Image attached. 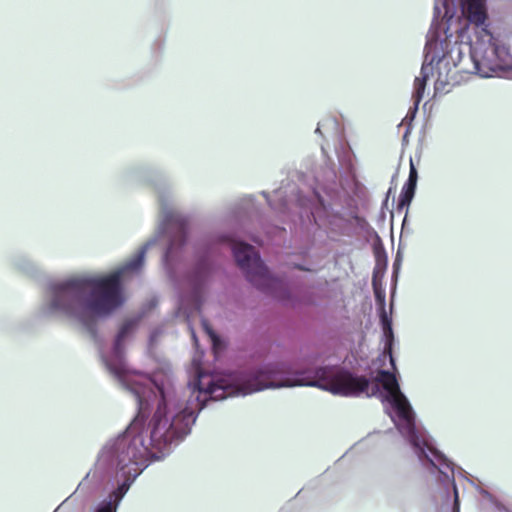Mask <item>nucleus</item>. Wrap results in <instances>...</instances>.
<instances>
[{
  "label": "nucleus",
  "mask_w": 512,
  "mask_h": 512,
  "mask_svg": "<svg viewBox=\"0 0 512 512\" xmlns=\"http://www.w3.org/2000/svg\"><path fill=\"white\" fill-rule=\"evenodd\" d=\"M448 459H449V460L451 461V463H452V464H451V466H452V467H453V469H454L453 477L455 478L456 466H455V464L453 463V461H452L450 458H448ZM457 470H458V474H459L460 476H463V477L466 479V481H467L468 483H471V480H470L469 478H466V476H465L466 471H465L463 468H461V467H457Z\"/></svg>",
  "instance_id": "obj_31"
},
{
  "label": "nucleus",
  "mask_w": 512,
  "mask_h": 512,
  "mask_svg": "<svg viewBox=\"0 0 512 512\" xmlns=\"http://www.w3.org/2000/svg\"><path fill=\"white\" fill-rule=\"evenodd\" d=\"M108 273L72 275L61 280H49L40 304L34 313L35 320L65 318L74 321L88 333L98 346V353L106 370L118 383L131 393L137 403V412L132 420L137 426L152 427L155 437L160 429L192 431V426L200 412L209 402L223 401L228 397L244 396L249 384L240 379L239 372L248 366H258L248 362L232 374L200 373L186 382V387L177 389L171 375L157 372L152 376L134 373L126 361V344L137 332L140 323L132 316L125 318L114 335L109 351L104 349V341L99 334V322L111 318L126 303L127 279L140 272L126 271L118 278L122 288L123 303L114 298L115 283L73 282L74 279L89 276H106Z\"/></svg>",
  "instance_id": "obj_1"
},
{
  "label": "nucleus",
  "mask_w": 512,
  "mask_h": 512,
  "mask_svg": "<svg viewBox=\"0 0 512 512\" xmlns=\"http://www.w3.org/2000/svg\"><path fill=\"white\" fill-rule=\"evenodd\" d=\"M494 508L498 511V512H512L511 509H509L508 507H506L503 503H501L500 501L497 502V504L494 506Z\"/></svg>",
  "instance_id": "obj_34"
},
{
  "label": "nucleus",
  "mask_w": 512,
  "mask_h": 512,
  "mask_svg": "<svg viewBox=\"0 0 512 512\" xmlns=\"http://www.w3.org/2000/svg\"><path fill=\"white\" fill-rule=\"evenodd\" d=\"M261 195L266 199L267 204L272 210L283 214L288 211V202L286 199L280 198L277 202H273L268 192L262 191Z\"/></svg>",
  "instance_id": "obj_18"
},
{
  "label": "nucleus",
  "mask_w": 512,
  "mask_h": 512,
  "mask_svg": "<svg viewBox=\"0 0 512 512\" xmlns=\"http://www.w3.org/2000/svg\"><path fill=\"white\" fill-rule=\"evenodd\" d=\"M371 285L383 343L380 357L389 359L391 370L379 369L374 372L373 379H370L355 374L346 367L317 364L318 354L308 355L294 362L262 361L258 366H248L239 372L240 379L250 386L243 395L267 389L314 387L338 396L376 397L391 420L394 416L392 410H399V416L403 420L415 419L416 413L399 383L400 375L394 356L396 337L392 316L386 309V291L383 283Z\"/></svg>",
  "instance_id": "obj_3"
},
{
  "label": "nucleus",
  "mask_w": 512,
  "mask_h": 512,
  "mask_svg": "<svg viewBox=\"0 0 512 512\" xmlns=\"http://www.w3.org/2000/svg\"><path fill=\"white\" fill-rule=\"evenodd\" d=\"M386 220V212L380 210L377 215V223L378 224H384Z\"/></svg>",
  "instance_id": "obj_37"
},
{
  "label": "nucleus",
  "mask_w": 512,
  "mask_h": 512,
  "mask_svg": "<svg viewBox=\"0 0 512 512\" xmlns=\"http://www.w3.org/2000/svg\"><path fill=\"white\" fill-rule=\"evenodd\" d=\"M10 264L17 271L30 277H36L41 272L39 266L24 253L13 254L10 257Z\"/></svg>",
  "instance_id": "obj_10"
},
{
  "label": "nucleus",
  "mask_w": 512,
  "mask_h": 512,
  "mask_svg": "<svg viewBox=\"0 0 512 512\" xmlns=\"http://www.w3.org/2000/svg\"><path fill=\"white\" fill-rule=\"evenodd\" d=\"M420 103L413 102V105L408 109L407 114L404 118V121L409 122L408 124H412V121L415 119L417 112L419 110Z\"/></svg>",
  "instance_id": "obj_24"
},
{
  "label": "nucleus",
  "mask_w": 512,
  "mask_h": 512,
  "mask_svg": "<svg viewBox=\"0 0 512 512\" xmlns=\"http://www.w3.org/2000/svg\"><path fill=\"white\" fill-rule=\"evenodd\" d=\"M231 254L245 280L280 305L295 309L318 305L317 294L311 287L299 278L274 273L252 245L234 246Z\"/></svg>",
  "instance_id": "obj_6"
},
{
  "label": "nucleus",
  "mask_w": 512,
  "mask_h": 512,
  "mask_svg": "<svg viewBox=\"0 0 512 512\" xmlns=\"http://www.w3.org/2000/svg\"><path fill=\"white\" fill-rule=\"evenodd\" d=\"M427 82H419L418 79L414 80L413 92H412V100L413 102L421 103L424 92L426 89Z\"/></svg>",
  "instance_id": "obj_20"
},
{
  "label": "nucleus",
  "mask_w": 512,
  "mask_h": 512,
  "mask_svg": "<svg viewBox=\"0 0 512 512\" xmlns=\"http://www.w3.org/2000/svg\"><path fill=\"white\" fill-rule=\"evenodd\" d=\"M390 214H391V221H392V220H393V218H394V212H393V211H391V212H390Z\"/></svg>",
  "instance_id": "obj_43"
},
{
  "label": "nucleus",
  "mask_w": 512,
  "mask_h": 512,
  "mask_svg": "<svg viewBox=\"0 0 512 512\" xmlns=\"http://www.w3.org/2000/svg\"><path fill=\"white\" fill-rule=\"evenodd\" d=\"M388 266V257L385 251L375 253V266L372 271L371 284L383 283Z\"/></svg>",
  "instance_id": "obj_13"
},
{
  "label": "nucleus",
  "mask_w": 512,
  "mask_h": 512,
  "mask_svg": "<svg viewBox=\"0 0 512 512\" xmlns=\"http://www.w3.org/2000/svg\"><path fill=\"white\" fill-rule=\"evenodd\" d=\"M252 241L256 242V238L255 237H250Z\"/></svg>",
  "instance_id": "obj_44"
},
{
  "label": "nucleus",
  "mask_w": 512,
  "mask_h": 512,
  "mask_svg": "<svg viewBox=\"0 0 512 512\" xmlns=\"http://www.w3.org/2000/svg\"><path fill=\"white\" fill-rule=\"evenodd\" d=\"M448 459H449V460L451 461V463H452V464H451V466H452V467H453V469H454L453 477L455 478L456 466H455V464L453 463V461H452L450 458H448ZM457 470H458V474H459L460 476H463V477L466 479V481H467L468 483H471V480H470L469 478H466V476H465L466 471H465L463 468H461V467H457Z\"/></svg>",
  "instance_id": "obj_30"
},
{
  "label": "nucleus",
  "mask_w": 512,
  "mask_h": 512,
  "mask_svg": "<svg viewBox=\"0 0 512 512\" xmlns=\"http://www.w3.org/2000/svg\"><path fill=\"white\" fill-rule=\"evenodd\" d=\"M441 5L434 3L433 18L430 29L426 35V43L423 50V63L420 69V77H416L419 82H427L433 75L434 63L439 64L445 59L444 39L441 38L444 32L445 23L443 20Z\"/></svg>",
  "instance_id": "obj_8"
},
{
  "label": "nucleus",
  "mask_w": 512,
  "mask_h": 512,
  "mask_svg": "<svg viewBox=\"0 0 512 512\" xmlns=\"http://www.w3.org/2000/svg\"><path fill=\"white\" fill-rule=\"evenodd\" d=\"M402 262H403V250H402V246H401V242H400L398 245L393 263H392L391 282H398Z\"/></svg>",
  "instance_id": "obj_17"
},
{
  "label": "nucleus",
  "mask_w": 512,
  "mask_h": 512,
  "mask_svg": "<svg viewBox=\"0 0 512 512\" xmlns=\"http://www.w3.org/2000/svg\"><path fill=\"white\" fill-rule=\"evenodd\" d=\"M161 334H162V329L160 327L154 328L149 334L148 346L149 347L155 346Z\"/></svg>",
  "instance_id": "obj_25"
},
{
  "label": "nucleus",
  "mask_w": 512,
  "mask_h": 512,
  "mask_svg": "<svg viewBox=\"0 0 512 512\" xmlns=\"http://www.w3.org/2000/svg\"><path fill=\"white\" fill-rule=\"evenodd\" d=\"M397 285L398 282H391L390 285V297H389V312L388 314L392 316L395 307V298L397 293Z\"/></svg>",
  "instance_id": "obj_23"
},
{
  "label": "nucleus",
  "mask_w": 512,
  "mask_h": 512,
  "mask_svg": "<svg viewBox=\"0 0 512 512\" xmlns=\"http://www.w3.org/2000/svg\"><path fill=\"white\" fill-rule=\"evenodd\" d=\"M254 200L255 197L253 195H248L242 200V202L234 205L230 209L229 216L238 227H241L250 217L251 210L249 208V204H252Z\"/></svg>",
  "instance_id": "obj_11"
},
{
  "label": "nucleus",
  "mask_w": 512,
  "mask_h": 512,
  "mask_svg": "<svg viewBox=\"0 0 512 512\" xmlns=\"http://www.w3.org/2000/svg\"><path fill=\"white\" fill-rule=\"evenodd\" d=\"M358 210V205H353L352 209L347 213V215L354 221L355 226L362 232L371 237L379 238L376 230L369 224L364 216L359 215Z\"/></svg>",
  "instance_id": "obj_14"
},
{
  "label": "nucleus",
  "mask_w": 512,
  "mask_h": 512,
  "mask_svg": "<svg viewBox=\"0 0 512 512\" xmlns=\"http://www.w3.org/2000/svg\"><path fill=\"white\" fill-rule=\"evenodd\" d=\"M202 324H203V328L204 330L208 333V334H211L213 332L212 328L209 326L208 322L203 319L202 320Z\"/></svg>",
  "instance_id": "obj_39"
},
{
  "label": "nucleus",
  "mask_w": 512,
  "mask_h": 512,
  "mask_svg": "<svg viewBox=\"0 0 512 512\" xmlns=\"http://www.w3.org/2000/svg\"><path fill=\"white\" fill-rule=\"evenodd\" d=\"M441 10L446 38L455 32L462 42L467 39L471 69L464 72L488 79L512 71L510 46L490 30L487 0H451Z\"/></svg>",
  "instance_id": "obj_5"
},
{
  "label": "nucleus",
  "mask_w": 512,
  "mask_h": 512,
  "mask_svg": "<svg viewBox=\"0 0 512 512\" xmlns=\"http://www.w3.org/2000/svg\"><path fill=\"white\" fill-rule=\"evenodd\" d=\"M395 411V410H392ZM392 422L406 443L410 446L422 467L437 477L442 486V504L438 512H460L459 491L454 480V469L448 457L421 436L416 427V418L402 419L398 412H392Z\"/></svg>",
  "instance_id": "obj_7"
},
{
  "label": "nucleus",
  "mask_w": 512,
  "mask_h": 512,
  "mask_svg": "<svg viewBox=\"0 0 512 512\" xmlns=\"http://www.w3.org/2000/svg\"><path fill=\"white\" fill-rule=\"evenodd\" d=\"M327 123H330V124H333V126H336L337 125V122L333 119H327V120H324L323 122H319L316 129H315V133L316 134H322L321 133V127H324Z\"/></svg>",
  "instance_id": "obj_28"
},
{
  "label": "nucleus",
  "mask_w": 512,
  "mask_h": 512,
  "mask_svg": "<svg viewBox=\"0 0 512 512\" xmlns=\"http://www.w3.org/2000/svg\"><path fill=\"white\" fill-rule=\"evenodd\" d=\"M264 229L266 235L269 237H281L286 232V229L279 225L267 226Z\"/></svg>",
  "instance_id": "obj_22"
},
{
  "label": "nucleus",
  "mask_w": 512,
  "mask_h": 512,
  "mask_svg": "<svg viewBox=\"0 0 512 512\" xmlns=\"http://www.w3.org/2000/svg\"><path fill=\"white\" fill-rule=\"evenodd\" d=\"M467 39H464L463 42L459 39L458 35L456 36L454 46L448 51L447 44L444 42V54L445 58H448L452 61L453 65L457 67L463 60L465 55V48H467Z\"/></svg>",
  "instance_id": "obj_12"
},
{
  "label": "nucleus",
  "mask_w": 512,
  "mask_h": 512,
  "mask_svg": "<svg viewBox=\"0 0 512 512\" xmlns=\"http://www.w3.org/2000/svg\"><path fill=\"white\" fill-rule=\"evenodd\" d=\"M346 185L353 198L355 197L359 201L367 199V188L354 173L346 179Z\"/></svg>",
  "instance_id": "obj_15"
},
{
  "label": "nucleus",
  "mask_w": 512,
  "mask_h": 512,
  "mask_svg": "<svg viewBox=\"0 0 512 512\" xmlns=\"http://www.w3.org/2000/svg\"><path fill=\"white\" fill-rule=\"evenodd\" d=\"M388 202H389V200H388V195H385V198L383 199V201H382V203H381V208H380V210H382V211H385V212H386V211L388 210Z\"/></svg>",
  "instance_id": "obj_38"
},
{
  "label": "nucleus",
  "mask_w": 512,
  "mask_h": 512,
  "mask_svg": "<svg viewBox=\"0 0 512 512\" xmlns=\"http://www.w3.org/2000/svg\"><path fill=\"white\" fill-rule=\"evenodd\" d=\"M189 330H190V333H191V338H192L193 344H194L195 347H197L198 344H199V339L197 337L195 329L190 324H189Z\"/></svg>",
  "instance_id": "obj_33"
},
{
  "label": "nucleus",
  "mask_w": 512,
  "mask_h": 512,
  "mask_svg": "<svg viewBox=\"0 0 512 512\" xmlns=\"http://www.w3.org/2000/svg\"><path fill=\"white\" fill-rule=\"evenodd\" d=\"M328 222L330 225H337L338 223H344L350 225L351 222L344 218L343 214L339 211H335L332 208H327Z\"/></svg>",
  "instance_id": "obj_21"
},
{
  "label": "nucleus",
  "mask_w": 512,
  "mask_h": 512,
  "mask_svg": "<svg viewBox=\"0 0 512 512\" xmlns=\"http://www.w3.org/2000/svg\"><path fill=\"white\" fill-rule=\"evenodd\" d=\"M445 85V82L441 81L440 79H437L434 84L435 93L440 92L445 87Z\"/></svg>",
  "instance_id": "obj_35"
},
{
  "label": "nucleus",
  "mask_w": 512,
  "mask_h": 512,
  "mask_svg": "<svg viewBox=\"0 0 512 512\" xmlns=\"http://www.w3.org/2000/svg\"><path fill=\"white\" fill-rule=\"evenodd\" d=\"M391 193H392V188L390 187L388 189V191L386 192V195H388V198L390 197Z\"/></svg>",
  "instance_id": "obj_42"
},
{
  "label": "nucleus",
  "mask_w": 512,
  "mask_h": 512,
  "mask_svg": "<svg viewBox=\"0 0 512 512\" xmlns=\"http://www.w3.org/2000/svg\"><path fill=\"white\" fill-rule=\"evenodd\" d=\"M192 313V308L186 303L183 296H180L177 302L176 315H182L186 318L187 321H189Z\"/></svg>",
  "instance_id": "obj_19"
},
{
  "label": "nucleus",
  "mask_w": 512,
  "mask_h": 512,
  "mask_svg": "<svg viewBox=\"0 0 512 512\" xmlns=\"http://www.w3.org/2000/svg\"><path fill=\"white\" fill-rule=\"evenodd\" d=\"M297 203L301 208H309L312 201L309 197L302 195L299 191L297 192Z\"/></svg>",
  "instance_id": "obj_26"
},
{
  "label": "nucleus",
  "mask_w": 512,
  "mask_h": 512,
  "mask_svg": "<svg viewBox=\"0 0 512 512\" xmlns=\"http://www.w3.org/2000/svg\"><path fill=\"white\" fill-rule=\"evenodd\" d=\"M158 297L152 296L150 299L146 300L140 306L138 312L132 317L137 320L139 323L147 317L157 306H158Z\"/></svg>",
  "instance_id": "obj_16"
},
{
  "label": "nucleus",
  "mask_w": 512,
  "mask_h": 512,
  "mask_svg": "<svg viewBox=\"0 0 512 512\" xmlns=\"http://www.w3.org/2000/svg\"><path fill=\"white\" fill-rule=\"evenodd\" d=\"M480 493L486 498L489 500V502L495 506L497 504V502H499V500L494 497L489 491L487 490H484V489H481L480 490Z\"/></svg>",
  "instance_id": "obj_27"
},
{
  "label": "nucleus",
  "mask_w": 512,
  "mask_h": 512,
  "mask_svg": "<svg viewBox=\"0 0 512 512\" xmlns=\"http://www.w3.org/2000/svg\"><path fill=\"white\" fill-rule=\"evenodd\" d=\"M411 130H412V124H408L405 131H404V134H403V137H402V141L403 143H406L408 142V137L411 133Z\"/></svg>",
  "instance_id": "obj_36"
},
{
  "label": "nucleus",
  "mask_w": 512,
  "mask_h": 512,
  "mask_svg": "<svg viewBox=\"0 0 512 512\" xmlns=\"http://www.w3.org/2000/svg\"><path fill=\"white\" fill-rule=\"evenodd\" d=\"M296 268L301 271H309L310 270L308 267L304 266L303 264H297Z\"/></svg>",
  "instance_id": "obj_40"
},
{
  "label": "nucleus",
  "mask_w": 512,
  "mask_h": 512,
  "mask_svg": "<svg viewBox=\"0 0 512 512\" xmlns=\"http://www.w3.org/2000/svg\"><path fill=\"white\" fill-rule=\"evenodd\" d=\"M418 170L416 166L413 163V160L410 159V166H409V174L408 178L404 182L400 194L397 199L396 204V211L401 212L402 210L406 209L408 211L417 190V182H418Z\"/></svg>",
  "instance_id": "obj_9"
},
{
  "label": "nucleus",
  "mask_w": 512,
  "mask_h": 512,
  "mask_svg": "<svg viewBox=\"0 0 512 512\" xmlns=\"http://www.w3.org/2000/svg\"><path fill=\"white\" fill-rule=\"evenodd\" d=\"M407 221H408V211H406L405 216H404L403 221H402V230L404 229Z\"/></svg>",
  "instance_id": "obj_41"
},
{
  "label": "nucleus",
  "mask_w": 512,
  "mask_h": 512,
  "mask_svg": "<svg viewBox=\"0 0 512 512\" xmlns=\"http://www.w3.org/2000/svg\"><path fill=\"white\" fill-rule=\"evenodd\" d=\"M131 420L126 428L109 438L97 452L95 462L78 484L75 494L84 483L92 481L106 496L96 502L90 512H117L136 479L155 461L170 455L191 433L185 430L160 429L152 435V427L137 426Z\"/></svg>",
  "instance_id": "obj_4"
},
{
  "label": "nucleus",
  "mask_w": 512,
  "mask_h": 512,
  "mask_svg": "<svg viewBox=\"0 0 512 512\" xmlns=\"http://www.w3.org/2000/svg\"><path fill=\"white\" fill-rule=\"evenodd\" d=\"M448 459H449V460L451 461V463H452V464H451V466H452V467H453V469H454L453 477L455 478L456 466H455V464L453 463V461H452L450 458H448ZM457 470H458V474H459L460 476H463V477L466 479V481H467L468 483H471V480H470L469 478H466V476H465L466 471H465L463 468H461V467H457Z\"/></svg>",
  "instance_id": "obj_29"
},
{
  "label": "nucleus",
  "mask_w": 512,
  "mask_h": 512,
  "mask_svg": "<svg viewBox=\"0 0 512 512\" xmlns=\"http://www.w3.org/2000/svg\"><path fill=\"white\" fill-rule=\"evenodd\" d=\"M345 202L347 206L346 214L352 209L353 205H357L356 200L351 195H347Z\"/></svg>",
  "instance_id": "obj_32"
},
{
  "label": "nucleus",
  "mask_w": 512,
  "mask_h": 512,
  "mask_svg": "<svg viewBox=\"0 0 512 512\" xmlns=\"http://www.w3.org/2000/svg\"><path fill=\"white\" fill-rule=\"evenodd\" d=\"M117 181L129 188L153 187L160 206V219L156 230L139 250L116 267L112 274L82 277L74 279L73 282L98 284L112 280L115 283L114 298H117V303L121 305L123 296L121 285L118 283L119 276L126 271L141 272L149 248L166 237L167 242L161 257L164 270L172 282H181L187 288L196 302L198 311H201L217 276L224 270L220 260V244L231 240L232 233L213 232L199 237L192 244L189 259L184 262V252L191 237V223L188 216L171 209L173 187L163 170L149 163H133L122 169Z\"/></svg>",
  "instance_id": "obj_2"
}]
</instances>
